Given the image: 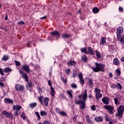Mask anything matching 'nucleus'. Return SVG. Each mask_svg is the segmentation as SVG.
<instances>
[{
	"label": "nucleus",
	"mask_w": 124,
	"mask_h": 124,
	"mask_svg": "<svg viewBox=\"0 0 124 124\" xmlns=\"http://www.w3.org/2000/svg\"><path fill=\"white\" fill-rule=\"evenodd\" d=\"M15 115L16 116V117H17V116H19V110H16V111H15L14 112Z\"/></svg>",
	"instance_id": "48"
},
{
	"label": "nucleus",
	"mask_w": 124,
	"mask_h": 124,
	"mask_svg": "<svg viewBox=\"0 0 124 124\" xmlns=\"http://www.w3.org/2000/svg\"><path fill=\"white\" fill-rule=\"evenodd\" d=\"M119 39L118 38V40L119 41H120L121 42H122V43H124V36L121 37L120 39V38H119Z\"/></svg>",
	"instance_id": "41"
},
{
	"label": "nucleus",
	"mask_w": 124,
	"mask_h": 124,
	"mask_svg": "<svg viewBox=\"0 0 124 124\" xmlns=\"http://www.w3.org/2000/svg\"><path fill=\"white\" fill-rule=\"evenodd\" d=\"M19 73L20 74H21V77H22L23 79H25L26 82H29V78L28 77V75H27V74L25 73L23 71L21 70V69H19Z\"/></svg>",
	"instance_id": "7"
},
{
	"label": "nucleus",
	"mask_w": 124,
	"mask_h": 124,
	"mask_svg": "<svg viewBox=\"0 0 124 124\" xmlns=\"http://www.w3.org/2000/svg\"><path fill=\"white\" fill-rule=\"evenodd\" d=\"M109 77L110 78H112V77H113V74H112V73H109Z\"/></svg>",
	"instance_id": "59"
},
{
	"label": "nucleus",
	"mask_w": 124,
	"mask_h": 124,
	"mask_svg": "<svg viewBox=\"0 0 124 124\" xmlns=\"http://www.w3.org/2000/svg\"><path fill=\"white\" fill-rule=\"evenodd\" d=\"M94 92L95 93V96L96 100H98V99H100V98L102 97V94L100 93H101V91L100 90H99L98 88H95Z\"/></svg>",
	"instance_id": "5"
},
{
	"label": "nucleus",
	"mask_w": 124,
	"mask_h": 124,
	"mask_svg": "<svg viewBox=\"0 0 124 124\" xmlns=\"http://www.w3.org/2000/svg\"><path fill=\"white\" fill-rule=\"evenodd\" d=\"M71 87H72L73 89H77V85L76 84L73 83L71 85Z\"/></svg>",
	"instance_id": "42"
},
{
	"label": "nucleus",
	"mask_w": 124,
	"mask_h": 124,
	"mask_svg": "<svg viewBox=\"0 0 124 124\" xmlns=\"http://www.w3.org/2000/svg\"><path fill=\"white\" fill-rule=\"evenodd\" d=\"M51 92L50 94L51 96H55V90L53 87H50Z\"/></svg>",
	"instance_id": "29"
},
{
	"label": "nucleus",
	"mask_w": 124,
	"mask_h": 124,
	"mask_svg": "<svg viewBox=\"0 0 124 124\" xmlns=\"http://www.w3.org/2000/svg\"><path fill=\"white\" fill-rule=\"evenodd\" d=\"M85 118L86 121H87L89 124H92V123H93L92 121H90V116H89V115H86Z\"/></svg>",
	"instance_id": "36"
},
{
	"label": "nucleus",
	"mask_w": 124,
	"mask_h": 124,
	"mask_svg": "<svg viewBox=\"0 0 124 124\" xmlns=\"http://www.w3.org/2000/svg\"><path fill=\"white\" fill-rule=\"evenodd\" d=\"M5 20H6V21H7V20H8V15H7V14H6V16H5Z\"/></svg>",
	"instance_id": "64"
},
{
	"label": "nucleus",
	"mask_w": 124,
	"mask_h": 124,
	"mask_svg": "<svg viewBox=\"0 0 124 124\" xmlns=\"http://www.w3.org/2000/svg\"><path fill=\"white\" fill-rule=\"evenodd\" d=\"M49 86H50V88H53L52 86V82H51V80H49L48 81Z\"/></svg>",
	"instance_id": "52"
},
{
	"label": "nucleus",
	"mask_w": 124,
	"mask_h": 124,
	"mask_svg": "<svg viewBox=\"0 0 124 124\" xmlns=\"http://www.w3.org/2000/svg\"><path fill=\"white\" fill-rule=\"evenodd\" d=\"M48 103H49V98L45 97L44 98V104L45 106H48Z\"/></svg>",
	"instance_id": "21"
},
{
	"label": "nucleus",
	"mask_w": 124,
	"mask_h": 124,
	"mask_svg": "<svg viewBox=\"0 0 124 124\" xmlns=\"http://www.w3.org/2000/svg\"><path fill=\"white\" fill-rule=\"evenodd\" d=\"M82 61L83 62H87V56L86 55L82 56Z\"/></svg>",
	"instance_id": "34"
},
{
	"label": "nucleus",
	"mask_w": 124,
	"mask_h": 124,
	"mask_svg": "<svg viewBox=\"0 0 124 124\" xmlns=\"http://www.w3.org/2000/svg\"><path fill=\"white\" fill-rule=\"evenodd\" d=\"M78 77L80 80V84H84V80L83 79V74L82 73H80L78 74Z\"/></svg>",
	"instance_id": "19"
},
{
	"label": "nucleus",
	"mask_w": 124,
	"mask_h": 124,
	"mask_svg": "<svg viewBox=\"0 0 124 124\" xmlns=\"http://www.w3.org/2000/svg\"><path fill=\"white\" fill-rule=\"evenodd\" d=\"M93 80L92 79H90L89 81V84L90 85V87H92L93 86Z\"/></svg>",
	"instance_id": "45"
},
{
	"label": "nucleus",
	"mask_w": 124,
	"mask_h": 124,
	"mask_svg": "<svg viewBox=\"0 0 124 124\" xmlns=\"http://www.w3.org/2000/svg\"><path fill=\"white\" fill-rule=\"evenodd\" d=\"M21 118H22L23 120H26V113L25 112H22V114L20 115Z\"/></svg>",
	"instance_id": "37"
},
{
	"label": "nucleus",
	"mask_w": 124,
	"mask_h": 124,
	"mask_svg": "<svg viewBox=\"0 0 124 124\" xmlns=\"http://www.w3.org/2000/svg\"><path fill=\"white\" fill-rule=\"evenodd\" d=\"M81 52H82V53H85L87 54V55H93V51L91 47H88L87 49L85 47H82L81 49Z\"/></svg>",
	"instance_id": "4"
},
{
	"label": "nucleus",
	"mask_w": 124,
	"mask_h": 124,
	"mask_svg": "<svg viewBox=\"0 0 124 124\" xmlns=\"http://www.w3.org/2000/svg\"><path fill=\"white\" fill-rule=\"evenodd\" d=\"M21 70H25L27 73H30V67L27 64L21 66Z\"/></svg>",
	"instance_id": "11"
},
{
	"label": "nucleus",
	"mask_w": 124,
	"mask_h": 124,
	"mask_svg": "<svg viewBox=\"0 0 124 124\" xmlns=\"http://www.w3.org/2000/svg\"><path fill=\"white\" fill-rule=\"evenodd\" d=\"M17 24L18 25H25V23L23 21H18Z\"/></svg>",
	"instance_id": "49"
},
{
	"label": "nucleus",
	"mask_w": 124,
	"mask_h": 124,
	"mask_svg": "<svg viewBox=\"0 0 124 124\" xmlns=\"http://www.w3.org/2000/svg\"><path fill=\"white\" fill-rule=\"evenodd\" d=\"M51 37H60L61 35H60V32H58L57 30L54 31L50 33Z\"/></svg>",
	"instance_id": "8"
},
{
	"label": "nucleus",
	"mask_w": 124,
	"mask_h": 124,
	"mask_svg": "<svg viewBox=\"0 0 124 124\" xmlns=\"http://www.w3.org/2000/svg\"><path fill=\"white\" fill-rule=\"evenodd\" d=\"M87 92H88V90L85 89L83 94H81L78 96V98H81L82 97V100L81 99L78 100L76 97L74 98L75 104H81L80 106V109L81 110L84 109L85 106H86V100H87V97H88V93Z\"/></svg>",
	"instance_id": "1"
},
{
	"label": "nucleus",
	"mask_w": 124,
	"mask_h": 124,
	"mask_svg": "<svg viewBox=\"0 0 124 124\" xmlns=\"http://www.w3.org/2000/svg\"><path fill=\"white\" fill-rule=\"evenodd\" d=\"M1 82H3V81H5V78L2 77L0 78Z\"/></svg>",
	"instance_id": "53"
},
{
	"label": "nucleus",
	"mask_w": 124,
	"mask_h": 124,
	"mask_svg": "<svg viewBox=\"0 0 124 124\" xmlns=\"http://www.w3.org/2000/svg\"><path fill=\"white\" fill-rule=\"evenodd\" d=\"M102 100L103 103H104V104H109V97H104Z\"/></svg>",
	"instance_id": "16"
},
{
	"label": "nucleus",
	"mask_w": 124,
	"mask_h": 124,
	"mask_svg": "<svg viewBox=\"0 0 124 124\" xmlns=\"http://www.w3.org/2000/svg\"><path fill=\"white\" fill-rule=\"evenodd\" d=\"M122 32H124V29L122 27H119L116 31V33L117 35V38L119 39L120 38V35L122 34Z\"/></svg>",
	"instance_id": "9"
},
{
	"label": "nucleus",
	"mask_w": 124,
	"mask_h": 124,
	"mask_svg": "<svg viewBox=\"0 0 124 124\" xmlns=\"http://www.w3.org/2000/svg\"><path fill=\"white\" fill-rule=\"evenodd\" d=\"M59 114H60V115H61V116H62L63 117H65L67 116V114L66 112H65L63 111H62L61 112H59Z\"/></svg>",
	"instance_id": "30"
},
{
	"label": "nucleus",
	"mask_w": 124,
	"mask_h": 124,
	"mask_svg": "<svg viewBox=\"0 0 124 124\" xmlns=\"http://www.w3.org/2000/svg\"><path fill=\"white\" fill-rule=\"evenodd\" d=\"M28 85L29 88H31V87L32 83L31 81L29 82L28 83Z\"/></svg>",
	"instance_id": "54"
},
{
	"label": "nucleus",
	"mask_w": 124,
	"mask_h": 124,
	"mask_svg": "<svg viewBox=\"0 0 124 124\" xmlns=\"http://www.w3.org/2000/svg\"><path fill=\"white\" fill-rule=\"evenodd\" d=\"M44 124H50V123H49L48 121H45L44 122Z\"/></svg>",
	"instance_id": "60"
},
{
	"label": "nucleus",
	"mask_w": 124,
	"mask_h": 124,
	"mask_svg": "<svg viewBox=\"0 0 124 124\" xmlns=\"http://www.w3.org/2000/svg\"><path fill=\"white\" fill-rule=\"evenodd\" d=\"M65 73L68 75L70 73V69H66Z\"/></svg>",
	"instance_id": "46"
},
{
	"label": "nucleus",
	"mask_w": 124,
	"mask_h": 124,
	"mask_svg": "<svg viewBox=\"0 0 124 124\" xmlns=\"http://www.w3.org/2000/svg\"><path fill=\"white\" fill-rule=\"evenodd\" d=\"M95 121H96V122H98V123L103 122V118H102L101 116L97 117L95 118Z\"/></svg>",
	"instance_id": "22"
},
{
	"label": "nucleus",
	"mask_w": 124,
	"mask_h": 124,
	"mask_svg": "<svg viewBox=\"0 0 124 124\" xmlns=\"http://www.w3.org/2000/svg\"><path fill=\"white\" fill-rule=\"evenodd\" d=\"M116 74L117 76H120V75H121V70L119 68L117 69L116 70Z\"/></svg>",
	"instance_id": "33"
},
{
	"label": "nucleus",
	"mask_w": 124,
	"mask_h": 124,
	"mask_svg": "<svg viewBox=\"0 0 124 124\" xmlns=\"http://www.w3.org/2000/svg\"><path fill=\"white\" fill-rule=\"evenodd\" d=\"M119 9L120 11H124V8H123L122 7H120Z\"/></svg>",
	"instance_id": "61"
},
{
	"label": "nucleus",
	"mask_w": 124,
	"mask_h": 124,
	"mask_svg": "<svg viewBox=\"0 0 124 124\" xmlns=\"http://www.w3.org/2000/svg\"><path fill=\"white\" fill-rule=\"evenodd\" d=\"M118 113L115 114L116 117H118L119 119L123 118V115L124 114V106L123 105H121L117 108Z\"/></svg>",
	"instance_id": "3"
},
{
	"label": "nucleus",
	"mask_w": 124,
	"mask_h": 124,
	"mask_svg": "<svg viewBox=\"0 0 124 124\" xmlns=\"http://www.w3.org/2000/svg\"><path fill=\"white\" fill-rule=\"evenodd\" d=\"M60 97L62 98V99H64V98H65V96H64V94H61Z\"/></svg>",
	"instance_id": "51"
},
{
	"label": "nucleus",
	"mask_w": 124,
	"mask_h": 124,
	"mask_svg": "<svg viewBox=\"0 0 124 124\" xmlns=\"http://www.w3.org/2000/svg\"><path fill=\"white\" fill-rule=\"evenodd\" d=\"M31 43V41L28 42V43H27V44H26L27 47H30V44Z\"/></svg>",
	"instance_id": "56"
},
{
	"label": "nucleus",
	"mask_w": 124,
	"mask_h": 124,
	"mask_svg": "<svg viewBox=\"0 0 124 124\" xmlns=\"http://www.w3.org/2000/svg\"><path fill=\"white\" fill-rule=\"evenodd\" d=\"M104 108L108 110L110 114H113V110H114V108L113 107L111 106H105Z\"/></svg>",
	"instance_id": "10"
},
{
	"label": "nucleus",
	"mask_w": 124,
	"mask_h": 124,
	"mask_svg": "<svg viewBox=\"0 0 124 124\" xmlns=\"http://www.w3.org/2000/svg\"><path fill=\"white\" fill-rule=\"evenodd\" d=\"M113 64H115V65H119V64H120V61H119L118 58H116L113 60Z\"/></svg>",
	"instance_id": "23"
},
{
	"label": "nucleus",
	"mask_w": 124,
	"mask_h": 124,
	"mask_svg": "<svg viewBox=\"0 0 124 124\" xmlns=\"http://www.w3.org/2000/svg\"><path fill=\"white\" fill-rule=\"evenodd\" d=\"M40 115L42 116V117H44L45 116H47V112L44 111H41L40 112Z\"/></svg>",
	"instance_id": "32"
},
{
	"label": "nucleus",
	"mask_w": 124,
	"mask_h": 124,
	"mask_svg": "<svg viewBox=\"0 0 124 124\" xmlns=\"http://www.w3.org/2000/svg\"><path fill=\"white\" fill-rule=\"evenodd\" d=\"M9 59V56L8 55H4L3 57L1 58V61H3V62H6Z\"/></svg>",
	"instance_id": "25"
},
{
	"label": "nucleus",
	"mask_w": 124,
	"mask_h": 124,
	"mask_svg": "<svg viewBox=\"0 0 124 124\" xmlns=\"http://www.w3.org/2000/svg\"><path fill=\"white\" fill-rule=\"evenodd\" d=\"M105 121H106L107 122H109V121H110V117L108 116V114H106Z\"/></svg>",
	"instance_id": "38"
},
{
	"label": "nucleus",
	"mask_w": 124,
	"mask_h": 124,
	"mask_svg": "<svg viewBox=\"0 0 124 124\" xmlns=\"http://www.w3.org/2000/svg\"><path fill=\"white\" fill-rule=\"evenodd\" d=\"M3 72L5 73H8V72H11V69H10L9 67H6L2 70L1 68H0V74H1L2 76H4Z\"/></svg>",
	"instance_id": "6"
},
{
	"label": "nucleus",
	"mask_w": 124,
	"mask_h": 124,
	"mask_svg": "<svg viewBox=\"0 0 124 124\" xmlns=\"http://www.w3.org/2000/svg\"><path fill=\"white\" fill-rule=\"evenodd\" d=\"M81 20H85V19H86V17L82 16L81 17H80Z\"/></svg>",
	"instance_id": "63"
},
{
	"label": "nucleus",
	"mask_w": 124,
	"mask_h": 124,
	"mask_svg": "<svg viewBox=\"0 0 124 124\" xmlns=\"http://www.w3.org/2000/svg\"><path fill=\"white\" fill-rule=\"evenodd\" d=\"M95 53L97 59L100 60V59H101V53H100V52H99V51L97 50H96L95 51Z\"/></svg>",
	"instance_id": "17"
},
{
	"label": "nucleus",
	"mask_w": 124,
	"mask_h": 124,
	"mask_svg": "<svg viewBox=\"0 0 124 124\" xmlns=\"http://www.w3.org/2000/svg\"><path fill=\"white\" fill-rule=\"evenodd\" d=\"M15 89L16 91H24V86L20 85L19 84H16L15 86Z\"/></svg>",
	"instance_id": "13"
},
{
	"label": "nucleus",
	"mask_w": 124,
	"mask_h": 124,
	"mask_svg": "<svg viewBox=\"0 0 124 124\" xmlns=\"http://www.w3.org/2000/svg\"><path fill=\"white\" fill-rule=\"evenodd\" d=\"M99 10H100L99 9V8H97V7H94L93 8V13H98V12H99Z\"/></svg>",
	"instance_id": "31"
},
{
	"label": "nucleus",
	"mask_w": 124,
	"mask_h": 124,
	"mask_svg": "<svg viewBox=\"0 0 124 124\" xmlns=\"http://www.w3.org/2000/svg\"><path fill=\"white\" fill-rule=\"evenodd\" d=\"M6 118H9V119H13V114H12L11 113H7V115H6Z\"/></svg>",
	"instance_id": "27"
},
{
	"label": "nucleus",
	"mask_w": 124,
	"mask_h": 124,
	"mask_svg": "<svg viewBox=\"0 0 124 124\" xmlns=\"http://www.w3.org/2000/svg\"><path fill=\"white\" fill-rule=\"evenodd\" d=\"M77 117H78V115H75V117H74L73 118V120H75V121H76V119H77Z\"/></svg>",
	"instance_id": "62"
},
{
	"label": "nucleus",
	"mask_w": 124,
	"mask_h": 124,
	"mask_svg": "<svg viewBox=\"0 0 124 124\" xmlns=\"http://www.w3.org/2000/svg\"><path fill=\"white\" fill-rule=\"evenodd\" d=\"M38 100L40 102V103L42 105L43 104V96H40L39 97H38Z\"/></svg>",
	"instance_id": "28"
},
{
	"label": "nucleus",
	"mask_w": 124,
	"mask_h": 124,
	"mask_svg": "<svg viewBox=\"0 0 124 124\" xmlns=\"http://www.w3.org/2000/svg\"><path fill=\"white\" fill-rule=\"evenodd\" d=\"M5 103L8 104H13V100L10 99L8 98H5L4 100Z\"/></svg>",
	"instance_id": "15"
},
{
	"label": "nucleus",
	"mask_w": 124,
	"mask_h": 124,
	"mask_svg": "<svg viewBox=\"0 0 124 124\" xmlns=\"http://www.w3.org/2000/svg\"><path fill=\"white\" fill-rule=\"evenodd\" d=\"M112 88L114 89V88H117V89H119L120 90H122V85L119 82L117 83V84H112L111 85Z\"/></svg>",
	"instance_id": "14"
},
{
	"label": "nucleus",
	"mask_w": 124,
	"mask_h": 124,
	"mask_svg": "<svg viewBox=\"0 0 124 124\" xmlns=\"http://www.w3.org/2000/svg\"><path fill=\"white\" fill-rule=\"evenodd\" d=\"M15 63H16V66H20V65H21V63H20V62L16 60L15 61Z\"/></svg>",
	"instance_id": "39"
},
{
	"label": "nucleus",
	"mask_w": 124,
	"mask_h": 124,
	"mask_svg": "<svg viewBox=\"0 0 124 124\" xmlns=\"http://www.w3.org/2000/svg\"><path fill=\"white\" fill-rule=\"evenodd\" d=\"M7 113H8V111L6 110H4L2 112V114L4 115V116H6V115H7Z\"/></svg>",
	"instance_id": "47"
},
{
	"label": "nucleus",
	"mask_w": 124,
	"mask_h": 124,
	"mask_svg": "<svg viewBox=\"0 0 124 124\" xmlns=\"http://www.w3.org/2000/svg\"><path fill=\"white\" fill-rule=\"evenodd\" d=\"M62 37L63 38V39H69V38L71 37V35L65 32L62 34Z\"/></svg>",
	"instance_id": "12"
},
{
	"label": "nucleus",
	"mask_w": 124,
	"mask_h": 124,
	"mask_svg": "<svg viewBox=\"0 0 124 124\" xmlns=\"http://www.w3.org/2000/svg\"><path fill=\"white\" fill-rule=\"evenodd\" d=\"M36 105H37V104L35 102L31 103L29 105V107L30 108H31L32 109H33V108H34V107H35V106H36Z\"/></svg>",
	"instance_id": "26"
},
{
	"label": "nucleus",
	"mask_w": 124,
	"mask_h": 124,
	"mask_svg": "<svg viewBox=\"0 0 124 124\" xmlns=\"http://www.w3.org/2000/svg\"><path fill=\"white\" fill-rule=\"evenodd\" d=\"M81 6H82V7H85L86 6V1H82L81 3Z\"/></svg>",
	"instance_id": "44"
},
{
	"label": "nucleus",
	"mask_w": 124,
	"mask_h": 124,
	"mask_svg": "<svg viewBox=\"0 0 124 124\" xmlns=\"http://www.w3.org/2000/svg\"><path fill=\"white\" fill-rule=\"evenodd\" d=\"M95 65L96 67L93 69L94 72H98L99 71H101V72H105V65L96 62Z\"/></svg>",
	"instance_id": "2"
},
{
	"label": "nucleus",
	"mask_w": 124,
	"mask_h": 124,
	"mask_svg": "<svg viewBox=\"0 0 124 124\" xmlns=\"http://www.w3.org/2000/svg\"><path fill=\"white\" fill-rule=\"evenodd\" d=\"M0 87H2L3 88L4 87V84L2 82L0 81Z\"/></svg>",
	"instance_id": "57"
},
{
	"label": "nucleus",
	"mask_w": 124,
	"mask_h": 124,
	"mask_svg": "<svg viewBox=\"0 0 124 124\" xmlns=\"http://www.w3.org/2000/svg\"><path fill=\"white\" fill-rule=\"evenodd\" d=\"M46 18H47V16H44L41 17L40 19H41L42 20H43L44 19H46Z\"/></svg>",
	"instance_id": "58"
},
{
	"label": "nucleus",
	"mask_w": 124,
	"mask_h": 124,
	"mask_svg": "<svg viewBox=\"0 0 124 124\" xmlns=\"http://www.w3.org/2000/svg\"><path fill=\"white\" fill-rule=\"evenodd\" d=\"M114 102L116 105L118 104V99L117 98L114 99Z\"/></svg>",
	"instance_id": "55"
},
{
	"label": "nucleus",
	"mask_w": 124,
	"mask_h": 124,
	"mask_svg": "<svg viewBox=\"0 0 124 124\" xmlns=\"http://www.w3.org/2000/svg\"><path fill=\"white\" fill-rule=\"evenodd\" d=\"M35 115L37 116V117L38 118V120H40V115H39V113L38 112L36 111L35 112Z\"/></svg>",
	"instance_id": "43"
},
{
	"label": "nucleus",
	"mask_w": 124,
	"mask_h": 124,
	"mask_svg": "<svg viewBox=\"0 0 124 124\" xmlns=\"http://www.w3.org/2000/svg\"><path fill=\"white\" fill-rule=\"evenodd\" d=\"M76 64V62L72 60H70V62H68L67 65H71L72 66L73 65H75Z\"/></svg>",
	"instance_id": "24"
},
{
	"label": "nucleus",
	"mask_w": 124,
	"mask_h": 124,
	"mask_svg": "<svg viewBox=\"0 0 124 124\" xmlns=\"http://www.w3.org/2000/svg\"><path fill=\"white\" fill-rule=\"evenodd\" d=\"M21 108H22V107L18 105H14L13 106V110H15L16 111H19V110H20V109H21Z\"/></svg>",
	"instance_id": "18"
},
{
	"label": "nucleus",
	"mask_w": 124,
	"mask_h": 124,
	"mask_svg": "<svg viewBox=\"0 0 124 124\" xmlns=\"http://www.w3.org/2000/svg\"><path fill=\"white\" fill-rule=\"evenodd\" d=\"M106 43V38L105 37H102L101 42L100 43V45H104Z\"/></svg>",
	"instance_id": "20"
},
{
	"label": "nucleus",
	"mask_w": 124,
	"mask_h": 124,
	"mask_svg": "<svg viewBox=\"0 0 124 124\" xmlns=\"http://www.w3.org/2000/svg\"><path fill=\"white\" fill-rule=\"evenodd\" d=\"M76 76H77V71H76V70H74L73 72V77L75 78Z\"/></svg>",
	"instance_id": "35"
},
{
	"label": "nucleus",
	"mask_w": 124,
	"mask_h": 124,
	"mask_svg": "<svg viewBox=\"0 0 124 124\" xmlns=\"http://www.w3.org/2000/svg\"><path fill=\"white\" fill-rule=\"evenodd\" d=\"M67 93H68V95H69L70 98H72V97H73V95H72V93H71V92L70 91H67Z\"/></svg>",
	"instance_id": "40"
},
{
	"label": "nucleus",
	"mask_w": 124,
	"mask_h": 124,
	"mask_svg": "<svg viewBox=\"0 0 124 124\" xmlns=\"http://www.w3.org/2000/svg\"><path fill=\"white\" fill-rule=\"evenodd\" d=\"M61 80H62V82H63L64 84H66V79H64V78H63L62 77H61Z\"/></svg>",
	"instance_id": "50"
}]
</instances>
